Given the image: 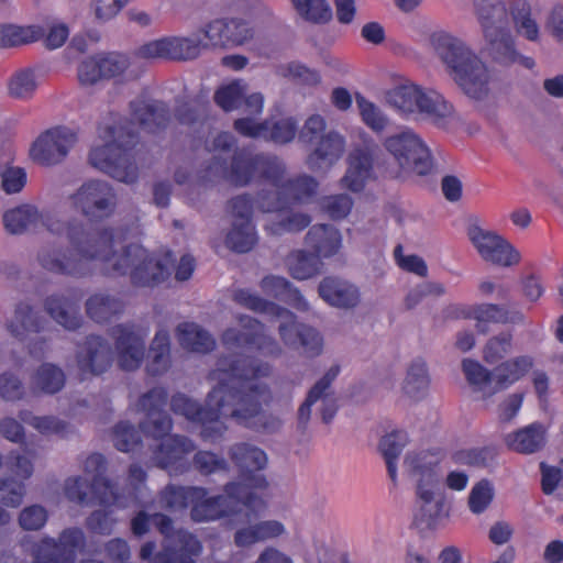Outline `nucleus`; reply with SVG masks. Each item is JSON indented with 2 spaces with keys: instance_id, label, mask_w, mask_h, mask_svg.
<instances>
[{
  "instance_id": "1",
  "label": "nucleus",
  "mask_w": 563,
  "mask_h": 563,
  "mask_svg": "<svg viewBox=\"0 0 563 563\" xmlns=\"http://www.w3.org/2000/svg\"><path fill=\"white\" fill-rule=\"evenodd\" d=\"M42 221L47 231L65 234L70 249L62 250L55 244L41 249L37 260L41 266L52 273L69 276H84L89 264L100 261L109 276L129 275L134 286L153 287L168 278L172 253L167 252L159 258L142 245L131 243L121 253L114 252V230L111 228L95 229L81 220L71 219L67 223L43 216L31 205H22L10 209L3 214V224L8 232L21 234L36 228Z\"/></svg>"
},
{
  "instance_id": "2",
  "label": "nucleus",
  "mask_w": 563,
  "mask_h": 563,
  "mask_svg": "<svg viewBox=\"0 0 563 563\" xmlns=\"http://www.w3.org/2000/svg\"><path fill=\"white\" fill-rule=\"evenodd\" d=\"M220 364L225 366L222 372L227 378L209 391L206 406L178 393L170 399L173 412L199 423L202 440L212 443L227 431L221 418H232L236 423L257 432L277 431L282 426L280 419L263 412V405H268L273 399L272 391L266 384L258 382L271 374L272 366L243 354L230 361L221 360Z\"/></svg>"
},
{
  "instance_id": "3",
  "label": "nucleus",
  "mask_w": 563,
  "mask_h": 563,
  "mask_svg": "<svg viewBox=\"0 0 563 563\" xmlns=\"http://www.w3.org/2000/svg\"><path fill=\"white\" fill-rule=\"evenodd\" d=\"M285 173L286 167L277 156L240 148L234 151L230 163L214 155L202 170L201 178L213 184L225 180L236 187L267 181L275 190L260 195L257 203L263 212H279L316 197L319 183L314 177L301 174L285 179Z\"/></svg>"
},
{
  "instance_id": "4",
  "label": "nucleus",
  "mask_w": 563,
  "mask_h": 563,
  "mask_svg": "<svg viewBox=\"0 0 563 563\" xmlns=\"http://www.w3.org/2000/svg\"><path fill=\"white\" fill-rule=\"evenodd\" d=\"M130 111L131 119L120 118L113 124H99V137L104 144L92 147L89 153L91 166L125 184L137 180L139 162L143 161L139 130L157 133L172 118L167 104L157 100H133Z\"/></svg>"
},
{
  "instance_id": "5",
  "label": "nucleus",
  "mask_w": 563,
  "mask_h": 563,
  "mask_svg": "<svg viewBox=\"0 0 563 563\" xmlns=\"http://www.w3.org/2000/svg\"><path fill=\"white\" fill-rule=\"evenodd\" d=\"M168 401L167 389L158 386L140 396L137 405L146 415V420L140 422L141 431L155 440H163L154 451L155 459L161 468L169 472L183 471L184 462L195 450L192 440L185 435L173 434V421L165 411Z\"/></svg>"
},
{
  "instance_id": "6",
  "label": "nucleus",
  "mask_w": 563,
  "mask_h": 563,
  "mask_svg": "<svg viewBox=\"0 0 563 563\" xmlns=\"http://www.w3.org/2000/svg\"><path fill=\"white\" fill-rule=\"evenodd\" d=\"M431 43L465 95L477 100L487 95V67L462 41L448 33L437 32L431 35Z\"/></svg>"
},
{
  "instance_id": "7",
  "label": "nucleus",
  "mask_w": 563,
  "mask_h": 563,
  "mask_svg": "<svg viewBox=\"0 0 563 563\" xmlns=\"http://www.w3.org/2000/svg\"><path fill=\"white\" fill-rule=\"evenodd\" d=\"M233 300L240 306L254 312L269 314L282 320L278 333L284 344L300 351L303 355L318 356L323 349L321 334L312 327L301 323L290 310L266 300L249 289H238Z\"/></svg>"
},
{
  "instance_id": "8",
  "label": "nucleus",
  "mask_w": 563,
  "mask_h": 563,
  "mask_svg": "<svg viewBox=\"0 0 563 563\" xmlns=\"http://www.w3.org/2000/svg\"><path fill=\"white\" fill-rule=\"evenodd\" d=\"M474 4L493 59L501 65L519 64L532 69L534 59L520 55L515 47L505 3L501 0H474Z\"/></svg>"
},
{
  "instance_id": "9",
  "label": "nucleus",
  "mask_w": 563,
  "mask_h": 563,
  "mask_svg": "<svg viewBox=\"0 0 563 563\" xmlns=\"http://www.w3.org/2000/svg\"><path fill=\"white\" fill-rule=\"evenodd\" d=\"M86 477H69L65 483L66 497L79 504L114 505L119 495L113 484L104 476L107 460L100 453H92L85 460Z\"/></svg>"
},
{
  "instance_id": "10",
  "label": "nucleus",
  "mask_w": 563,
  "mask_h": 563,
  "mask_svg": "<svg viewBox=\"0 0 563 563\" xmlns=\"http://www.w3.org/2000/svg\"><path fill=\"white\" fill-rule=\"evenodd\" d=\"M405 464L413 475L419 476L417 495L422 501L419 511L415 515V523L428 529H435L443 511L441 501H433L434 487L438 483V467L440 460L434 453L422 451L408 454Z\"/></svg>"
},
{
  "instance_id": "11",
  "label": "nucleus",
  "mask_w": 563,
  "mask_h": 563,
  "mask_svg": "<svg viewBox=\"0 0 563 563\" xmlns=\"http://www.w3.org/2000/svg\"><path fill=\"white\" fill-rule=\"evenodd\" d=\"M243 484L229 482L224 485V495L208 497V490L200 498H195L190 516L196 522L216 521L239 512V505L256 511L264 507L263 499L254 492H245Z\"/></svg>"
},
{
  "instance_id": "12",
  "label": "nucleus",
  "mask_w": 563,
  "mask_h": 563,
  "mask_svg": "<svg viewBox=\"0 0 563 563\" xmlns=\"http://www.w3.org/2000/svg\"><path fill=\"white\" fill-rule=\"evenodd\" d=\"M386 98L399 111L423 114L440 128H443L454 113L453 106L441 93L434 90L424 91L413 84L393 88Z\"/></svg>"
},
{
  "instance_id": "13",
  "label": "nucleus",
  "mask_w": 563,
  "mask_h": 563,
  "mask_svg": "<svg viewBox=\"0 0 563 563\" xmlns=\"http://www.w3.org/2000/svg\"><path fill=\"white\" fill-rule=\"evenodd\" d=\"M327 123L320 114H312L299 131L298 139L302 144L314 145L307 156V165L311 170L330 168L343 155L345 139L335 131L325 132Z\"/></svg>"
},
{
  "instance_id": "14",
  "label": "nucleus",
  "mask_w": 563,
  "mask_h": 563,
  "mask_svg": "<svg viewBox=\"0 0 563 563\" xmlns=\"http://www.w3.org/2000/svg\"><path fill=\"white\" fill-rule=\"evenodd\" d=\"M74 207L89 222H102L114 216L119 205L118 192L108 181L89 179L70 196Z\"/></svg>"
},
{
  "instance_id": "15",
  "label": "nucleus",
  "mask_w": 563,
  "mask_h": 563,
  "mask_svg": "<svg viewBox=\"0 0 563 563\" xmlns=\"http://www.w3.org/2000/svg\"><path fill=\"white\" fill-rule=\"evenodd\" d=\"M383 145L402 169L411 170L420 176L429 175L432 172L431 152L411 129L406 128L387 136Z\"/></svg>"
},
{
  "instance_id": "16",
  "label": "nucleus",
  "mask_w": 563,
  "mask_h": 563,
  "mask_svg": "<svg viewBox=\"0 0 563 563\" xmlns=\"http://www.w3.org/2000/svg\"><path fill=\"white\" fill-rule=\"evenodd\" d=\"M229 456L239 470L236 483L243 484L245 492H254L258 496L267 488L266 477L258 473L267 465V455L262 449L250 443H236L230 448Z\"/></svg>"
},
{
  "instance_id": "17",
  "label": "nucleus",
  "mask_w": 563,
  "mask_h": 563,
  "mask_svg": "<svg viewBox=\"0 0 563 563\" xmlns=\"http://www.w3.org/2000/svg\"><path fill=\"white\" fill-rule=\"evenodd\" d=\"M467 236L485 262L503 267H510L520 262V253L506 239L483 229L477 221L468 223Z\"/></svg>"
},
{
  "instance_id": "18",
  "label": "nucleus",
  "mask_w": 563,
  "mask_h": 563,
  "mask_svg": "<svg viewBox=\"0 0 563 563\" xmlns=\"http://www.w3.org/2000/svg\"><path fill=\"white\" fill-rule=\"evenodd\" d=\"M239 322L243 330L227 329L221 340L227 346L254 347L258 353L268 357H277L283 350L279 343L264 331V324L250 316H241Z\"/></svg>"
},
{
  "instance_id": "19",
  "label": "nucleus",
  "mask_w": 563,
  "mask_h": 563,
  "mask_svg": "<svg viewBox=\"0 0 563 563\" xmlns=\"http://www.w3.org/2000/svg\"><path fill=\"white\" fill-rule=\"evenodd\" d=\"M206 48L199 38L187 36H166L141 45L136 55L141 58H162L167 60L186 62L199 57Z\"/></svg>"
},
{
  "instance_id": "20",
  "label": "nucleus",
  "mask_w": 563,
  "mask_h": 563,
  "mask_svg": "<svg viewBox=\"0 0 563 563\" xmlns=\"http://www.w3.org/2000/svg\"><path fill=\"white\" fill-rule=\"evenodd\" d=\"M207 42L205 47L232 48L241 46L254 36L250 23L239 18H220L208 22L200 31Z\"/></svg>"
},
{
  "instance_id": "21",
  "label": "nucleus",
  "mask_w": 563,
  "mask_h": 563,
  "mask_svg": "<svg viewBox=\"0 0 563 563\" xmlns=\"http://www.w3.org/2000/svg\"><path fill=\"white\" fill-rule=\"evenodd\" d=\"M77 140L76 133L64 126L43 132L32 144L30 155L43 166H53L65 159Z\"/></svg>"
},
{
  "instance_id": "22",
  "label": "nucleus",
  "mask_w": 563,
  "mask_h": 563,
  "mask_svg": "<svg viewBox=\"0 0 563 563\" xmlns=\"http://www.w3.org/2000/svg\"><path fill=\"white\" fill-rule=\"evenodd\" d=\"M85 544V534L79 528H67L62 531L58 540L45 537L36 550L33 563H75L78 551Z\"/></svg>"
},
{
  "instance_id": "23",
  "label": "nucleus",
  "mask_w": 563,
  "mask_h": 563,
  "mask_svg": "<svg viewBox=\"0 0 563 563\" xmlns=\"http://www.w3.org/2000/svg\"><path fill=\"white\" fill-rule=\"evenodd\" d=\"M112 347L99 335H88L76 354L80 380L101 375L112 364Z\"/></svg>"
},
{
  "instance_id": "24",
  "label": "nucleus",
  "mask_w": 563,
  "mask_h": 563,
  "mask_svg": "<svg viewBox=\"0 0 563 563\" xmlns=\"http://www.w3.org/2000/svg\"><path fill=\"white\" fill-rule=\"evenodd\" d=\"M111 336L114 339L120 367L124 371L137 369L145 356V334L135 332L133 325L118 324L112 328Z\"/></svg>"
},
{
  "instance_id": "25",
  "label": "nucleus",
  "mask_w": 563,
  "mask_h": 563,
  "mask_svg": "<svg viewBox=\"0 0 563 563\" xmlns=\"http://www.w3.org/2000/svg\"><path fill=\"white\" fill-rule=\"evenodd\" d=\"M373 176V150L367 146L353 148L347 156V168L341 180L342 186L353 192H360Z\"/></svg>"
},
{
  "instance_id": "26",
  "label": "nucleus",
  "mask_w": 563,
  "mask_h": 563,
  "mask_svg": "<svg viewBox=\"0 0 563 563\" xmlns=\"http://www.w3.org/2000/svg\"><path fill=\"white\" fill-rule=\"evenodd\" d=\"M306 244L313 250L314 255L321 257H331L335 255L342 245L340 231L331 224H314L307 235Z\"/></svg>"
},
{
  "instance_id": "27",
  "label": "nucleus",
  "mask_w": 563,
  "mask_h": 563,
  "mask_svg": "<svg viewBox=\"0 0 563 563\" xmlns=\"http://www.w3.org/2000/svg\"><path fill=\"white\" fill-rule=\"evenodd\" d=\"M320 297L333 307L353 308L360 301L358 289L341 279L325 277L318 288Z\"/></svg>"
},
{
  "instance_id": "28",
  "label": "nucleus",
  "mask_w": 563,
  "mask_h": 563,
  "mask_svg": "<svg viewBox=\"0 0 563 563\" xmlns=\"http://www.w3.org/2000/svg\"><path fill=\"white\" fill-rule=\"evenodd\" d=\"M45 309L58 324L67 330H76L82 323L79 305L74 298L52 295L45 300Z\"/></svg>"
},
{
  "instance_id": "29",
  "label": "nucleus",
  "mask_w": 563,
  "mask_h": 563,
  "mask_svg": "<svg viewBox=\"0 0 563 563\" xmlns=\"http://www.w3.org/2000/svg\"><path fill=\"white\" fill-rule=\"evenodd\" d=\"M203 550L201 541L190 531L178 529L175 531L172 544L162 552H168L173 563H197Z\"/></svg>"
},
{
  "instance_id": "30",
  "label": "nucleus",
  "mask_w": 563,
  "mask_h": 563,
  "mask_svg": "<svg viewBox=\"0 0 563 563\" xmlns=\"http://www.w3.org/2000/svg\"><path fill=\"white\" fill-rule=\"evenodd\" d=\"M285 526L278 520H265L238 529L234 533V544L239 548L251 547L258 542L275 539L284 534Z\"/></svg>"
},
{
  "instance_id": "31",
  "label": "nucleus",
  "mask_w": 563,
  "mask_h": 563,
  "mask_svg": "<svg viewBox=\"0 0 563 563\" xmlns=\"http://www.w3.org/2000/svg\"><path fill=\"white\" fill-rule=\"evenodd\" d=\"M45 320L33 311L30 305L20 302L14 311V317L7 324L10 334L20 340H25L31 333H40L45 329Z\"/></svg>"
},
{
  "instance_id": "32",
  "label": "nucleus",
  "mask_w": 563,
  "mask_h": 563,
  "mask_svg": "<svg viewBox=\"0 0 563 563\" xmlns=\"http://www.w3.org/2000/svg\"><path fill=\"white\" fill-rule=\"evenodd\" d=\"M176 334L179 344L187 351L206 354L216 347L212 335L195 322L178 324Z\"/></svg>"
},
{
  "instance_id": "33",
  "label": "nucleus",
  "mask_w": 563,
  "mask_h": 563,
  "mask_svg": "<svg viewBox=\"0 0 563 563\" xmlns=\"http://www.w3.org/2000/svg\"><path fill=\"white\" fill-rule=\"evenodd\" d=\"M170 364V336L167 330L161 329L155 333L151 342L146 360V372L151 376H158L166 373Z\"/></svg>"
},
{
  "instance_id": "34",
  "label": "nucleus",
  "mask_w": 563,
  "mask_h": 563,
  "mask_svg": "<svg viewBox=\"0 0 563 563\" xmlns=\"http://www.w3.org/2000/svg\"><path fill=\"white\" fill-rule=\"evenodd\" d=\"M532 366L533 360L528 355L518 356L503 362L494 371L496 377L495 387L489 395L508 388L521 379L532 368Z\"/></svg>"
},
{
  "instance_id": "35",
  "label": "nucleus",
  "mask_w": 563,
  "mask_h": 563,
  "mask_svg": "<svg viewBox=\"0 0 563 563\" xmlns=\"http://www.w3.org/2000/svg\"><path fill=\"white\" fill-rule=\"evenodd\" d=\"M547 430L543 424L533 422L507 437V444L516 452L530 454L541 450L545 444Z\"/></svg>"
},
{
  "instance_id": "36",
  "label": "nucleus",
  "mask_w": 563,
  "mask_h": 563,
  "mask_svg": "<svg viewBox=\"0 0 563 563\" xmlns=\"http://www.w3.org/2000/svg\"><path fill=\"white\" fill-rule=\"evenodd\" d=\"M124 307L120 298L107 294H95L86 301L87 314L97 323L109 322L113 317L121 314Z\"/></svg>"
},
{
  "instance_id": "37",
  "label": "nucleus",
  "mask_w": 563,
  "mask_h": 563,
  "mask_svg": "<svg viewBox=\"0 0 563 563\" xmlns=\"http://www.w3.org/2000/svg\"><path fill=\"white\" fill-rule=\"evenodd\" d=\"M516 32L530 42H537L540 37V29L532 18L531 5L527 0H514L509 5Z\"/></svg>"
},
{
  "instance_id": "38",
  "label": "nucleus",
  "mask_w": 563,
  "mask_h": 563,
  "mask_svg": "<svg viewBox=\"0 0 563 563\" xmlns=\"http://www.w3.org/2000/svg\"><path fill=\"white\" fill-rule=\"evenodd\" d=\"M203 494L205 487L168 484L161 492V503L168 510L185 509L189 505L192 507L195 498H201Z\"/></svg>"
},
{
  "instance_id": "39",
  "label": "nucleus",
  "mask_w": 563,
  "mask_h": 563,
  "mask_svg": "<svg viewBox=\"0 0 563 563\" xmlns=\"http://www.w3.org/2000/svg\"><path fill=\"white\" fill-rule=\"evenodd\" d=\"M407 442L408 434L402 430H395L379 441V451L386 462L388 476L394 484L397 483V461Z\"/></svg>"
},
{
  "instance_id": "40",
  "label": "nucleus",
  "mask_w": 563,
  "mask_h": 563,
  "mask_svg": "<svg viewBox=\"0 0 563 563\" xmlns=\"http://www.w3.org/2000/svg\"><path fill=\"white\" fill-rule=\"evenodd\" d=\"M286 264L290 276L298 280L317 276L323 265L318 255L308 253L305 250L292 251L287 256Z\"/></svg>"
},
{
  "instance_id": "41",
  "label": "nucleus",
  "mask_w": 563,
  "mask_h": 563,
  "mask_svg": "<svg viewBox=\"0 0 563 563\" xmlns=\"http://www.w3.org/2000/svg\"><path fill=\"white\" fill-rule=\"evenodd\" d=\"M44 27L40 25H1L0 47L8 48L34 43L44 36Z\"/></svg>"
},
{
  "instance_id": "42",
  "label": "nucleus",
  "mask_w": 563,
  "mask_h": 563,
  "mask_svg": "<svg viewBox=\"0 0 563 563\" xmlns=\"http://www.w3.org/2000/svg\"><path fill=\"white\" fill-rule=\"evenodd\" d=\"M340 373V366L333 365L328 372L311 387L305 401L298 409V423L306 428L311 416V407L322 398L324 393L330 388L332 382Z\"/></svg>"
},
{
  "instance_id": "43",
  "label": "nucleus",
  "mask_w": 563,
  "mask_h": 563,
  "mask_svg": "<svg viewBox=\"0 0 563 563\" xmlns=\"http://www.w3.org/2000/svg\"><path fill=\"white\" fill-rule=\"evenodd\" d=\"M65 382L66 376L63 369L52 363L42 364L33 377L34 388L47 395L60 391Z\"/></svg>"
},
{
  "instance_id": "44",
  "label": "nucleus",
  "mask_w": 563,
  "mask_h": 563,
  "mask_svg": "<svg viewBox=\"0 0 563 563\" xmlns=\"http://www.w3.org/2000/svg\"><path fill=\"white\" fill-rule=\"evenodd\" d=\"M257 243V235L252 223L233 221L232 229L225 238L227 246L236 253H247Z\"/></svg>"
},
{
  "instance_id": "45",
  "label": "nucleus",
  "mask_w": 563,
  "mask_h": 563,
  "mask_svg": "<svg viewBox=\"0 0 563 563\" xmlns=\"http://www.w3.org/2000/svg\"><path fill=\"white\" fill-rule=\"evenodd\" d=\"M262 290L269 296L280 298L286 294H291L295 298L296 308L299 310H307L308 303L300 294V291L292 287V284L285 277L268 275L265 276L260 284Z\"/></svg>"
},
{
  "instance_id": "46",
  "label": "nucleus",
  "mask_w": 563,
  "mask_h": 563,
  "mask_svg": "<svg viewBox=\"0 0 563 563\" xmlns=\"http://www.w3.org/2000/svg\"><path fill=\"white\" fill-rule=\"evenodd\" d=\"M19 418L22 422L32 426L34 429H36L40 433L45 435H59L64 437L68 430L69 424L60 420L54 416H34L29 410H21L19 412Z\"/></svg>"
},
{
  "instance_id": "47",
  "label": "nucleus",
  "mask_w": 563,
  "mask_h": 563,
  "mask_svg": "<svg viewBox=\"0 0 563 563\" xmlns=\"http://www.w3.org/2000/svg\"><path fill=\"white\" fill-rule=\"evenodd\" d=\"M266 120L267 130L265 131L264 141L277 145H285L295 140L298 132V122L296 119L288 117L275 121Z\"/></svg>"
},
{
  "instance_id": "48",
  "label": "nucleus",
  "mask_w": 563,
  "mask_h": 563,
  "mask_svg": "<svg viewBox=\"0 0 563 563\" xmlns=\"http://www.w3.org/2000/svg\"><path fill=\"white\" fill-rule=\"evenodd\" d=\"M246 85L241 80H234L228 85L221 86L214 92V102L225 112H230L242 107Z\"/></svg>"
},
{
  "instance_id": "49",
  "label": "nucleus",
  "mask_w": 563,
  "mask_h": 563,
  "mask_svg": "<svg viewBox=\"0 0 563 563\" xmlns=\"http://www.w3.org/2000/svg\"><path fill=\"white\" fill-rule=\"evenodd\" d=\"M298 14L313 23H325L332 18V10L325 0H290Z\"/></svg>"
},
{
  "instance_id": "50",
  "label": "nucleus",
  "mask_w": 563,
  "mask_h": 563,
  "mask_svg": "<svg viewBox=\"0 0 563 563\" xmlns=\"http://www.w3.org/2000/svg\"><path fill=\"white\" fill-rule=\"evenodd\" d=\"M430 379L426 362L422 358L415 360L408 368L404 390L412 397L418 398L421 391L429 386Z\"/></svg>"
},
{
  "instance_id": "51",
  "label": "nucleus",
  "mask_w": 563,
  "mask_h": 563,
  "mask_svg": "<svg viewBox=\"0 0 563 563\" xmlns=\"http://www.w3.org/2000/svg\"><path fill=\"white\" fill-rule=\"evenodd\" d=\"M355 100L364 124L374 132L384 131L388 124V118L384 112L360 92L355 93Z\"/></svg>"
},
{
  "instance_id": "52",
  "label": "nucleus",
  "mask_w": 563,
  "mask_h": 563,
  "mask_svg": "<svg viewBox=\"0 0 563 563\" xmlns=\"http://www.w3.org/2000/svg\"><path fill=\"white\" fill-rule=\"evenodd\" d=\"M279 75L297 84L313 87L321 82V75L317 69L309 68L300 62H291L278 69Z\"/></svg>"
},
{
  "instance_id": "53",
  "label": "nucleus",
  "mask_w": 563,
  "mask_h": 563,
  "mask_svg": "<svg viewBox=\"0 0 563 563\" xmlns=\"http://www.w3.org/2000/svg\"><path fill=\"white\" fill-rule=\"evenodd\" d=\"M112 441L121 452H131L142 443L139 430L128 421H120L114 426Z\"/></svg>"
},
{
  "instance_id": "54",
  "label": "nucleus",
  "mask_w": 563,
  "mask_h": 563,
  "mask_svg": "<svg viewBox=\"0 0 563 563\" xmlns=\"http://www.w3.org/2000/svg\"><path fill=\"white\" fill-rule=\"evenodd\" d=\"M192 464L196 471L201 475L208 476L218 472H229L228 461L207 450H199L192 457Z\"/></svg>"
},
{
  "instance_id": "55",
  "label": "nucleus",
  "mask_w": 563,
  "mask_h": 563,
  "mask_svg": "<svg viewBox=\"0 0 563 563\" xmlns=\"http://www.w3.org/2000/svg\"><path fill=\"white\" fill-rule=\"evenodd\" d=\"M474 314L472 319L476 320V329L481 333L488 331V322H506L507 311L499 305L495 303H482L473 306Z\"/></svg>"
},
{
  "instance_id": "56",
  "label": "nucleus",
  "mask_w": 563,
  "mask_h": 563,
  "mask_svg": "<svg viewBox=\"0 0 563 563\" xmlns=\"http://www.w3.org/2000/svg\"><path fill=\"white\" fill-rule=\"evenodd\" d=\"M36 87L35 74L29 68L16 71L9 81L10 96L18 99L32 97Z\"/></svg>"
},
{
  "instance_id": "57",
  "label": "nucleus",
  "mask_w": 563,
  "mask_h": 563,
  "mask_svg": "<svg viewBox=\"0 0 563 563\" xmlns=\"http://www.w3.org/2000/svg\"><path fill=\"white\" fill-rule=\"evenodd\" d=\"M494 499V488L489 481L482 479L476 483L468 495L470 510L479 515L483 514L492 504Z\"/></svg>"
},
{
  "instance_id": "58",
  "label": "nucleus",
  "mask_w": 563,
  "mask_h": 563,
  "mask_svg": "<svg viewBox=\"0 0 563 563\" xmlns=\"http://www.w3.org/2000/svg\"><path fill=\"white\" fill-rule=\"evenodd\" d=\"M462 368L468 384L475 390L484 391L485 387L492 383L493 373L477 361L465 358L463 360Z\"/></svg>"
},
{
  "instance_id": "59",
  "label": "nucleus",
  "mask_w": 563,
  "mask_h": 563,
  "mask_svg": "<svg viewBox=\"0 0 563 563\" xmlns=\"http://www.w3.org/2000/svg\"><path fill=\"white\" fill-rule=\"evenodd\" d=\"M267 191H261L258 192L256 199L254 200L250 195L243 194L239 195L234 198H232L229 201V209L231 214L234 217V221H238L239 223L249 222L252 223V214H253V208L254 203H256V207L263 211L257 203L258 197L261 194H266Z\"/></svg>"
},
{
  "instance_id": "60",
  "label": "nucleus",
  "mask_w": 563,
  "mask_h": 563,
  "mask_svg": "<svg viewBox=\"0 0 563 563\" xmlns=\"http://www.w3.org/2000/svg\"><path fill=\"white\" fill-rule=\"evenodd\" d=\"M445 292V288L440 283L426 282L417 285L412 288L405 298V305L407 309H413L419 303L423 301V299L428 297H440Z\"/></svg>"
},
{
  "instance_id": "61",
  "label": "nucleus",
  "mask_w": 563,
  "mask_h": 563,
  "mask_svg": "<svg viewBox=\"0 0 563 563\" xmlns=\"http://www.w3.org/2000/svg\"><path fill=\"white\" fill-rule=\"evenodd\" d=\"M311 218L307 213H291L278 222H272L266 225V230L272 234H282L284 232H300L309 227Z\"/></svg>"
},
{
  "instance_id": "62",
  "label": "nucleus",
  "mask_w": 563,
  "mask_h": 563,
  "mask_svg": "<svg viewBox=\"0 0 563 563\" xmlns=\"http://www.w3.org/2000/svg\"><path fill=\"white\" fill-rule=\"evenodd\" d=\"M512 336L510 333H500L492 338L484 349V360L488 364H495L510 352Z\"/></svg>"
},
{
  "instance_id": "63",
  "label": "nucleus",
  "mask_w": 563,
  "mask_h": 563,
  "mask_svg": "<svg viewBox=\"0 0 563 563\" xmlns=\"http://www.w3.org/2000/svg\"><path fill=\"white\" fill-rule=\"evenodd\" d=\"M25 494V486L22 481L13 478L0 479V501L7 507H19Z\"/></svg>"
},
{
  "instance_id": "64",
  "label": "nucleus",
  "mask_w": 563,
  "mask_h": 563,
  "mask_svg": "<svg viewBox=\"0 0 563 563\" xmlns=\"http://www.w3.org/2000/svg\"><path fill=\"white\" fill-rule=\"evenodd\" d=\"M322 208L333 220L345 218L353 208V199L346 194H339L325 197Z\"/></svg>"
}]
</instances>
